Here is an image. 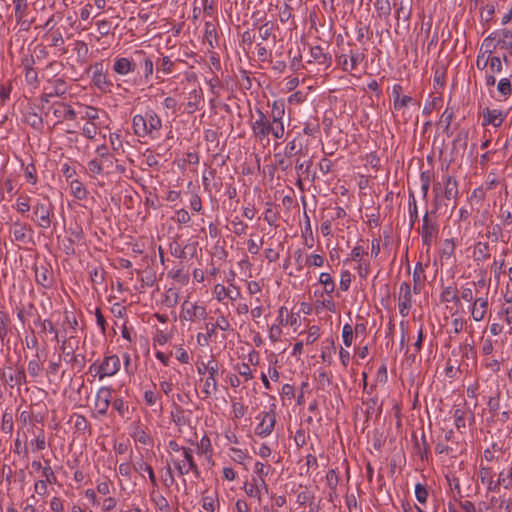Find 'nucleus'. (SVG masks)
I'll use <instances>...</instances> for the list:
<instances>
[{
	"label": "nucleus",
	"instance_id": "nucleus-28",
	"mask_svg": "<svg viewBox=\"0 0 512 512\" xmlns=\"http://www.w3.org/2000/svg\"><path fill=\"white\" fill-rule=\"evenodd\" d=\"M374 7L380 19L387 20L391 15V4L389 0H375Z\"/></svg>",
	"mask_w": 512,
	"mask_h": 512
},
{
	"label": "nucleus",
	"instance_id": "nucleus-43",
	"mask_svg": "<svg viewBox=\"0 0 512 512\" xmlns=\"http://www.w3.org/2000/svg\"><path fill=\"white\" fill-rule=\"evenodd\" d=\"M144 400H145V403L150 406V407H158V409H154V411H157V412H162V405L158 403V397L157 395L151 391V390H147L144 392Z\"/></svg>",
	"mask_w": 512,
	"mask_h": 512
},
{
	"label": "nucleus",
	"instance_id": "nucleus-11",
	"mask_svg": "<svg viewBox=\"0 0 512 512\" xmlns=\"http://www.w3.org/2000/svg\"><path fill=\"white\" fill-rule=\"evenodd\" d=\"M135 60L136 70L142 68L144 79L149 81L154 71L153 60L143 50L135 51Z\"/></svg>",
	"mask_w": 512,
	"mask_h": 512
},
{
	"label": "nucleus",
	"instance_id": "nucleus-20",
	"mask_svg": "<svg viewBox=\"0 0 512 512\" xmlns=\"http://www.w3.org/2000/svg\"><path fill=\"white\" fill-rule=\"evenodd\" d=\"M496 34L497 45H499V48L508 50L509 54L512 56V31L508 29H502L496 31Z\"/></svg>",
	"mask_w": 512,
	"mask_h": 512
},
{
	"label": "nucleus",
	"instance_id": "nucleus-15",
	"mask_svg": "<svg viewBox=\"0 0 512 512\" xmlns=\"http://www.w3.org/2000/svg\"><path fill=\"white\" fill-rule=\"evenodd\" d=\"M93 83L102 92H110L113 85L112 81L107 77L106 73L103 72L101 64L94 65L93 72Z\"/></svg>",
	"mask_w": 512,
	"mask_h": 512
},
{
	"label": "nucleus",
	"instance_id": "nucleus-7",
	"mask_svg": "<svg viewBox=\"0 0 512 512\" xmlns=\"http://www.w3.org/2000/svg\"><path fill=\"white\" fill-rule=\"evenodd\" d=\"M438 231L439 229L436 221L430 218L426 212L423 217V225L420 232L423 245L430 247L432 242L437 238Z\"/></svg>",
	"mask_w": 512,
	"mask_h": 512
},
{
	"label": "nucleus",
	"instance_id": "nucleus-33",
	"mask_svg": "<svg viewBox=\"0 0 512 512\" xmlns=\"http://www.w3.org/2000/svg\"><path fill=\"white\" fill-rule=\"evenodd\" d=\"M28 0H14L13 3L15 5V18L17 22H22L24 24L26 20L24 19L26 16V10L28 8Z\"/></svg>",
	"mask_w": 512,
	"mask_h": 512
},
{
	"label": "nucleus",
	"instance_id": "nucleus-40",
	"mask_svg": "<svg viewBox=\"0 0 512 512\" xmlns=\"http://www.w3.org/2000/svg\"><path fill=\"white\" fill-rule=\"evenodd\" d=\"M363 405L365 406V413L367 418H371L374 414L377 416L380 414V407L377 406V399L370 398L368 400L363 401Z\"/></svg>",
	"mask_w": 512,
	"mask_h": 512
},
{
	"label": "nucleus",
	"instance_id": "nucleus-45",
	"mask_svg": "<svg viewBox=\"0 0 512 512\" xmlns=\"http://www.w3.org/2000/svg\"><path fill=\"white\" fill-rule=\"evenodd\" d=\"M293 258L296 264V271L301 272L307 265V256H304L302 249L298 248L293 252Z\"/></svg>",
	"mask_w": 512,
	"mask_h": 512
},
{
	"label": "nucleus",
	"instance_id": "nucleus-42",
	"mask_svg": "<svg viewBox=\"0 0 512 512\" xmlns=\"http://www.w3.org/2000/svg\"><path fill=\"white\" fill-rule=\"evenodd\" d=\"M319 282L323 285L327 294H331L334 291L335 283L329 273H321L319 276Z\"/></svg>",
	"mask_w": 512,
	"mask_h": 512
},
{
	"label": "nucleus",
	"instance_id": "nucleus-60",
	"mask_svg": "<svg viewBox=\"0 0 512 512\" xmlns=\"http://www.w3.org/2000/svg\"><path fill=\"white\" fill-rule=\"evenodd\" d=\"M205 39L206 41L208 42L209 46L210 47H214V42H217V33H216V30L215 28L210 25V24H207L206 25V30H205Z\"/></svg>",
	"mask_w": 512,
	"mask_h": 512
},
{
	"label": "nucleus",
	"instance_id": "nucleus-54",
	"mask_svg": "<svg viewBox=\"0 0 512 512\" xmlns=\"http://www.w3.org/2000/svg\"><path fill=\"white\" fill-rule=\"evenodd\" d=\"M487 236L492 240V242H498L503 236L501 226L499 224H495L488 227Z\"/></svg>",
	"mask_w": 512,
	"mask_h": 512
},
{
	"label": "nucleus",
	"instance_id": "nucleus-39",
	"mask_svg": "<svg viewBox=\"0 0 512 512\" xmlns=\"http://www.w3.org/2000/svg\"><path fill=\"white\" fill-rule=\"evenodd\" d=\"M42 364L40 363L39 352L36 353L35 359H32L28 363V373L32 377H37L42 372Z\"/></svg>",
	"mask_w": 512,
	"mask_h": 512
},
{
	"label": "nucleus",
	"instance_id": "nucleus-32",
	"mask_svg": "<svg viewBox=\"0 0 512 512\" xmlns=\"http://www.w3.org/2000/svg\"><path fill=\"white\" fill-rule=\"evenodd\" d=\"M311 165H312L311 161H303L300 158H297L295 161V169H296L297 176H298L297 185L300 188L302 186L301 176L309 173V169H310Z\"/></svg>",
	"mask_w": 512,
	"mask_h": 512
},
{
	"label": "nucleus",
	"instance_id": "nucleus-23",
	"mask_svg": "<svg viewBox=\"0 0 512 512\" xmlns=\"http://www.w3.org/2000/svg\"><path fill=\"white\" fill-rule=\"evenodd\" d=\"M214 294L218 301H223L226 297L234 301L240 297V291L238 288H235V295H232V290L230 288H226L222 284H216L214 286Z\"/></svg>",
	"mask_w": 512,
	"mask_h": 512
},
{
	"label": "nucleus",
	"instance_id": "nucleus-17",
	"mask_svg": "<svg viewBox=\"0 0 512 512\" xmlns=\"http://www.w3.org/2000/svg\"><path fill=\"white\" fill-rule=\"evenodd\" d=\"M505 115L497 109L486 108L483 110V126L492 125L499 127L503 123Z\"/></svg>",
	"mask_w": 512,
	"mask_h": 512
},
{
	"label": "nucleus",
	"instance_id": "nucleus-19",
	"mask_svg": "<svg viewBox=\"0 0 512 512\" xmlns=\"http://www.w3.org/2000/svg\"><path fill=\"white\" fill-rule=\"evenodd\" d=\"M52 109L53 115L58 119L66 118L69 120H74L76 118L75 110L64 103H55L52 106Z\"/></svg>",
	"mask_w": 512,
	"mask_h": 512
},
{
	"label": "nucleus",
	"instance_id": "nucleus-55",
	"mask_svg": "<svg viewBox=\"0 0 512 512\" xmlns=\"http://www.w3.org/2000/svg\"><path fill=\"white\" fill-rule=\"evenodd\" d=\"M274 30V24L271 21H267L259 27V36L262 40H267Z\"/></svg>",
	"mask_w": 512,
	"mask_h": 512
},
{
	"label": "nucleus",
	"instance_id": "nucleus-27",
	"mask_svg": "<svg viewBox=\"0 0 512 512\" xmlns=\"http://www.w3.org/2000/svg\"><path fill=\"white\" fill-rule=\"evenodd\" d=\"M459 191H458V183L457 181L451 177L447 176L445 181V188H444V196L446 199H456L458 197Z\"/></svg>",
	"mask_w": 512,
	"mask_h": 512
},
{
	"label": "nucleus",
	"instance_id": "nucleus-22",
	"mask_svg": "<svg viewBox=\"0 0 512 512\" xmlns=\"http://www.w3.org/2000/svg\"><path fill=\"white\" fill-rule=\"evenodd\" d=\"M310 55L314 61H316L320 65H324L326 68H328L331 65V56L326 54L323 48L320 46L311 47Z\"/></svg>",
	"mask_w": 512,
	"mask_h": 512
},
{
	"label": "nucleus",
	"instance_id": "nucleus-31",
	"mask_svg": "<svg viewBox=\"0 0 512 512\" xmlns=\"http://www.w3.org/2000/svg\"><path fill=\"white\" fill-rule=\"evenodd\" d=\"M284 114H285L284 104L278 103L277 101H275L272 105L271 117H269L270 120L273 121V123H276L277 125H284V123H283Z\"/></svg>",
	"mask_w": 512,
	"mask_h": 512
},
{
	"label": "nucleus",
	"instance_id": "nucleus-29",
	"mask_svg": "<svg viewBox=\"0 0 512 512\" xmlns=\"http://www.w3.org/2000/svg\"><path fill=\"white\" fill-rule=\"evenodd\" d=\"M440 300L441 302L444 303L454 302L457 305L460 304V297L457 294L456 287H443L442 292L440 294Z\"/></svg>",
	"mask_w": 512,
	"mask_h": 512
},
{
	"label": "nucleus",
	"instance_id": "nucleus-36",
	"mask_svg": "<svg viewBox=\"0 0 512 512\" xmlns=\"http://www.w3.org/2000/svg\"><path fill=\"white\" fill-rule=\"evenodd\" d=\"M243 489L247 496L257 499L260 503L262 501V494L259 484L244 483Z\"/></svg>",
	"mask_w": 512,
	"mask_h": 512
},
{
	"label": "nucleus",
	"instance_id": "nucleus-62",
	"mask_svg": "<svg viewBox=\"0 0 512 512\" xmlns=\"http://www.w3.org/2000/svg\"><path fill=\"white\" fill-rule=\"evenodd\" d=\"M415 496L420 503H425L427 501L428 491L421 483H417L415 485Z\"/></svg>",
	"mask_w": 512,
	"mask_h": 512
},
{
	"label": "nucleus",
	"instance_id": "nucleus-49",
	"mask_svg": "<svg viewBox=\"0 0 512 512\" xmlns=\"http://www.w3.org/2000/svg\"><path fill=\"white\" fill-rule=\"evenodd\" d=\"M497 90L503 97L507 98L512 93L511 81L508 78L500 79L497 85Z\"/></svg>",
	"mask_w": 512,
	"mask_h": 512
},
{
	"label": "nucleus",
	"instance_id": "nucleus-61",
	"mask_svg": "<svg viewBox=\"0 0 512 512\" xmlns=\"http://www.w3.org/2000/svg\"><path fill=\"white\" fill-rule=\"evenodd\" d=\"M234 369L245 378V380H250L253 378L252 371L248 364L246 363H240L237 364Z\"/></svg>",
	"mask_w": 512,
	"mask_h": 512
},
{
	"label": "nucleus",
	"instance_id": "nucleus-58",
	"mask_svg": "<svg viewBox=\"0 0 512 512\" xmlns=\"http://www.w3.org/2000/svg\"><path fill=\"white\" fill-rule=\"evenodd\" d=\"M30 198L28 196H20L16 200V208L20 213H26L30 210Z\"/></svg>",
	"mask_w": 512,
	"mask_h": 512
},
{
	"label": "nucleus",
	"instance_id": "nucleus-50",
	"mask_svg": "<svg viewBox=\"0 0 512 512\" xmlns=\"http://www.w3.org/2000/svg\"><path fill=\"white\" fill-rule=\"evenodd\" d=\"M70 422H72L74 424V427L78 431H85L88 427L87 419L83 415H80L77 413H75L71 416Z\"/></svg>",
	"mask_w": 512,
	"mask_h": 512
},
{
	"label": "nucleus",
	"instance_id": "nucleus-64",
	"mask_svg": "<svg viewBox=\"0 0 512 512\" xmlns=\"http://www.w3.org/2000/svg\"><path fill=\"white\" fill-rule=\"evenodd\" d=\"M98 128L94 123H86L82 128L83 135L88 139H94L97 135Z\"/></svg>",
	"mask_w": 512,
	"mask_h": 512
},
{
	"label": "nucleus",
	"instance_id": "nucleus-1",
	"mask_svg": "<svg viewBox=\"0 0 512 512\" xmlns=\"http://www.w3.org/2000/svg\"><path fill=\"white\" fill-rule=\"evenodd\" d=\"M251 131L256 141L269 143L268 136L271 134L275 139L284 137V125H277L260 109L256 110V118L251 122Z\"/></svg>",
	"mask_w": 512,
	"mask_h": 512
},
{
	"label": "nucleus",
	"instance_id": "nucleus-8",
	"mask_svg": "<svg viewBox=\"0 0 512 512\" xmlns=\"http://www.w3.org/2000/svg\"><path fill=\"white\" fill-rule=\"evenodd\" d=\"M120 369V359L117 355H111L104 358L103 362L97 367L99 379L107 376H113Z\"/></svg>",
	"mask_w": 512,
	"mask_h": 512
},
{
	"label": "nucleus",
	"instance_id": "nucleus-57",
	"mask_svg": "<svg viewBox=\"0 0 512 512\" xmlns=\"http://www.w3.org/2000/svg\"><path fill=\"white\" fill-rule=\"evenodd\" d=\"M30 444L33 447V451L44 450L46 447L44 432L41 430V432L36 436L34 440L30 442Z\"/></svg>",
	"mask_w": 512,
	"mask_h": 512
},
{
	"label": "nucleus",
	"instance_id": "nucleus-25",
	"mask_svg": "<svg viewBox=\"0 0 512 512\" xmlns=\"http://www.w3.org/2000/svg\"><path fill=\"white\" fill-rule=\"evenodd\" d=\"M495 40H497L496 31L492 32L483 40L479 52H483L485 55L491 56L492 53L496 50V48L499 47V45H497V42L494 43Z\"/></svg>",
	"mask_w": 512,
	"mask_h": 512
},
{
	"label": "nucleus",
	"instance_id": "nucleus-41",
	"mask_svg": "<svg viewBox=\"0 0 512 512\" xmlns=\"http://www.w3.org/2000/svg\"><path fill=\"white\" fill-rule=\"evenodd\" d=\"M202 101L201 94L197 90H193L190 94V100L186 104L188 113H193L198 109V104Z\"/></svg>",
	"mask_w": 512,
	"mask_h": 512
},
{
	"label": "nucleus",
	"instance_id": "nucleus-34",
	"mask_svg": "<svg viewBox=\"0 0 512 512\" xmlns=\"http://www.w3.org/2000/svg\"><path fill=\"white\" fill-rule=\"evenodd\" d=\"M302 151V144L296 138L287 143L284 149V155L287 158H292Z\"/></svg>",
	"mask_w": 512,
	"mask_h": 512
},
{
	"label": "nucleus",
	"instance_id": "nucleus-10",
	"mask_svg": "<svg viewBox=\"0 0 512 512\" xmlns=\"http://www.w3.org/2000/svg\"><path fill=\"white\" fill-rule=\"evenodd\" d=\"M489 287H486L485 296L476 297L471 307V316L474 321L480 322L485 318L488 310Z\"/></svg>",
	"mask_w": 512,
	"mask_h": 512
},
{
	"label": "nucleus",
	"instance_id": "nucleus-46",
	"mask_svg": "<svg viewBox=\"0 0 512 512\" xmlns=\"http://www.w3.org/2000/svg\"><path fill=\"white\" fill-rule=\"evenodd\" d=\"M171 417L175 425L179 427L186 425L188 422L184 415V410L179 406H176L175 411L171 412Z\"/></svg>",
	"mask_w": 512,
	"mask_h": 512
},
{
	"label": "nucleus",
	"instance_id": "nucleus-21",
	"mask_svg": "<svg viewBox=\"0 0 512 512\" xmlns=\"http://www.w3.org/2000/svg\"><path fill=\"white\" fill-rule=\"evenodd\" d=\"M498 317L509 326V334L512 333V295L511 299H506V303L502 304Z\"/></svg>",
	"mask_w": 512,
	"mask_h": 512
},
{
	"label": "nucleus",
	"instance_id": "nucleus-12",
	"mask_svg": "<svg viewBox=\"0 0 512 512\" xmlns=\"http://www.w3.org/2000/svg\"><path fill=\"white\" fill-rule=\"evenodd\" d=\"M49 83L52 84L51 91H44L41 96V101L43 103H49L51 98L55 96H63L67 92V84L66 81L62 78H58L55 80H49ZM47 90V88H45Z\"/></svg>",
	"mask_w": 512,
	"mask_h": 512
},
{
	"label": "nucleus",
	"instance_id": "nucleus-5",
	"mask_svg": "<svg viewBox=\"0 0 512 512\" xmlns=\"http://www.w3.org/2000/svg\"><path fill=\"white\" fill-rule=\"evenodd\" d=\"M257 419H260V423L255 428V434L262 438L269 436L276 424V413L273 409L267 412H261Z\"/></svg>",
	"mask_w": 512,
	"mask_h": 512
},
{
	"label": "nucleus",
	"instance_id": "nucleus-63",
	"mask_svg": "<svg viewBox=\"0 0 512 512\" xmlns=\"http://www.w3.org/2000/svg\"><path fill=\"white\" fill-rule=\"evenodd\" d=\"M109 142H110L111 148L114 152L118 153L120 150L123 151L122 140L118 134L111 133L109 135Z\"/></svg>",
	"mask_w": 512,
	"mask_h": 512
},
{
	"label": "nucleus",
	"instance_id": "nucleus-51",
	"mask_svg": "<svg viewBox=\"0 0 512 512\" xmlns=\"http://www.w3.org/2000/svg\"><path fill=\"white\" fill-rule=\"evenodd\" d=\"M276 166L282 170L287 171L292 167V162L289 160L290 158L285 157L284 154L276 153L274 155Z\"/></svg>",
	"mask_w": 512,
	"mask_h": 512
},
{
	"label": "nucleus",
	"instance_id": "nucleus-26",
	"mask_svg": "<svg viewBox=\"0 0 512 512\" xmlns=\"http://www.w3.org/2000/svg\"><path fill=\"white\" fill-rule=\"evenodd\" d=\"M395 7V18L399 21L403 19L404 22H408L411 17V8L404 4L403 1L394 0Z\"/></svg>",
	"mask_w": 512,
	"mask_h": 512
},
{
	"label": "nucleus",
	"instance_id": "nucleus-4",
	"mask_svg": "<svg viewBox=\"0 0 512 512\" xmlns=\"http://www.w3.org/2000/svg\"><path fill=\"white\" fill-rule=\"evenodd\" d=\"M365 55L359 49L350 48L348 53L337 57V63L344 72H351L364 60Z\"/></svg>",
	"mask_w": 512,
	"mask_h": 512
},
{
	"label": "nucleus",
	"instance_id": "nucleus-30",
	"mask_svg": "<svg viewBox=\"0 0 512 512\" xmlns=\"http://www.w3.org/2000/svg\"><path fill=\"white\" fill-rule=\"evenodd\" d=\"M474 258L477 261H484L490 257V246L487 242H478L473 250Z\"/></svg>",
	"mask_w": 512,
	"mask_h": 512
},
{
	"label": "nucleus",
	"instance_id": "nucleus-14",
	"mask_svg": "<svg viewBox=\"0 0 512 512\" xmlns=\"http://www.w3.org/2000/svg\"><path fill=\"white\" fill-rule=\"evenodd\" d=\"M183 317L186 320L194 321L195 319H205L206 309L203 306L184 301L182 304Z\"/></svg>",
	"mask_w": 512,
	"mask_h": 512
},
{
	"label": "nucleus",
	"instance_id": "nucleus-38",
	"mask_svg": "<svg viewBox=\"0 0 512 512\" xmlns=\"http://www.w3.org/2000/svg\"><path fill=\"white\" fill-rule=\"evenodd\" d=\"M217 391V381L213 376H208L204 381V387L202 393L204 394V398L210 397Z\"/></svg>",
	"mask_w": 512,
	"mask_h": 512
},
{
	"label": "nucleus",
	"instance_id": "nucleus-35",
	"mask_svg": "<svg viewBox=\"0 0 512 512\" xmlns=\"http://www.w3.org/2000/svg\"><path fill=\"white\" fill-rule=\"evenodd\" d=\"M134 469L136 471H138V472L147 471L151 484L154 487L157 486V480H156V477H155V474H154V471H153V468L151 467V465H149V464L145 463L144 461L140 460V461H138L137 463L134 464Z\"/></svg>",
	"mask_w": 512,
	"mask_h": 512
},
{
	"label": "nucleus",
	"instance_id": "nucleus-18",
	"mask_svg": "<svg viewBox=\"0 0 512 512\" xmlns=\"http://www.w3.org/2000/svg\"><path fill=\"white\" fill-rule=\"evenodd\" d=\"M35 280L38 284L48 288L52 284V273L45 265L36 266Z\"/></svg>",
	"mask_w": 512,
	"mask_h": 512
},
{
	"label": "nucleus",
	"instance_id": "nucleus-6",
	"mask_svg": "<svg viewBox=\"0 0 512 512\" xmlns=\"http://www.w3.org/2000/svg\"><path fill=\"white\" fill-rule=\"evenodd\" d=\"M33 213L38 218L37 225L43 229H47L51 225V216L53 215V205L47 200L46 202H36L33 206Z\"/></svg>",
	"mask_w": 512,
	"mask_h": 512
},
{
	"label": "nucleus",
	"instance_id": "nucleus-16",
	"mask_svg": "<svg viewBox=\"0 0 512 512\" xmlns=\"http://www.w3.org/2000/svg\"><path fill=\"white\" fill-rule=\"evenodd\" d=\"M11 234L15 241L26 244L31 241L32 229L26 224L15 222L12 226Z\"/></svg>",
	"mask_w": 512,
	"mask_h": 512
},
{
	"label": "nucleus",
	"instance_id": "nucleus-59",
	"mask_svg": "<svg viewBox=\"0 0 512 512\" xmlns=\"http://www.w3.org/2000/svg\"><path fill=\"white\" fill-rule=\"evenodd\" d=\"M399 300L412 301L411 287L407 282H403L399 289Z\"/></svg>",
	"mask_w": 512,
	"mask_h": 512
},
{
	"label": "nucleus",
	"instance_id": "nucleus-52",
	"mask_svg": "<svg viewBox=\"0 0 512 512\" xmlns=\"http://www.w3.org/2000/svg\"><path fill=\"white\" fill-rule=\"evenodd\" d=\"M497 484H500L505 489L512 488V468L507 473L504 471L499 473Z\"/></svg>",
	"mask_w": 512,
	"mask_h": 512
},
{
	"label": "nucleus",
	"instance_id": "nucleus-37",
	"mask_svg": "<svg viewBox=\"0 0 512 512\" xmlns=\"http://www.w3.org/2000/svg\"><path fill=\"white\" fill-rule=\"evenodd\" d=\"M424 272V269L422 267L421 263H417L413 272V290L414 292L420 293L421 291V284H422V274Z\"/></svg>",
	"mask_w": 512,
	"mask_h": 512
},
{
	"label": "nucleus",
	"instance_id": "nucleus-24",
	"mask_svg": "<svg viewBox=\"0 0 512 512\" xmlns=\"http://www.w3.org/2000/svg\"><path fill=\"white\" fill-rule=\"evenodd\" d=\"M336 353V347L334 341L332 339H327L323 342L322 351H321V359L323 362L328 363L329 365L333 362V356Z\"/></svg>",
	"mask_w": 512,
	"mask_h": 512
},
{
	"label": "nucleus",
	"instance_id": "nucleus-56",
	"mask_svg": "<svg viewBox=\"0 0 512 512\" xmlns=\"http://www.w3.org/2000/svg\"><path fill=\"white\" fill-rule=\"evenodd\" d=\"M174 62L168 57L165 56L161 58L158 64V71H162L164 74H170L173 70Z\"/></svg>",
	"mask_w": 512,
	"mask_h": 512
},
{
	"label": "nucleus",
	"instance_id": "nucleus-3",
	"mask_svg": "<svg viewBox=\"0 0 512 512\" xmlns=\"http://www.w3.org/2000/svg\"><path fill=\"white\" fill-rule=\"evenodd\" d=\"M172 463L180 476L192 472L196 478H200L201 471L195 462L192 450H183V455L172 459Z\"/></svg>",
	"mask_w": 512,
	"mask_h": 512
},
{
	"label": "nucleus",
	"instance_id": "nucleus-47",
	"mask_svg": "<svg viewBox=\"0 0 512 512\" xmlns=\"http://www.w3.org/2000/svg\"><path fill=\"white\" fill-rule=\"evenodd\" d=\"M248 225L237 217L230 222L229 229L236 235L240 236L245 234Z\"/></svg>",
	"mask_w": 512,
	"mask_h": 512
},
{
	"label": "nucleus",
	"instance_id": "nucleus-48",
	"mask_svg": "<svg viewBox=\"0 0 512 512\" xmlns=\"http://www.w3.org/2000/svg\"><path fill=\"white\" fill-rule=\"evenodd\" d=\"M71 190H72L73 195L79 200H83L87 196L86 189L84 188L82 183L78 180H74L71 182Z\"/></svg>",
	"mask_w": 512,
	"mask_h": 512
},
{
	"label": "nucleus",
	"instance_id": "nucleus-44",
	"mask_svg": "<svg viewBox=\"0 0 512 512\" xmlns=\"http://www.w3.org/2000/svg\"><path fill=\"white\" fill-rule=\"evenodd\" d=\"M326 483L330 490L336 494L337 486L339 484V476L335 469L328 470L326 474Z\"/></svg>",
	"mask_w": 512,
	"mask_h": 512
},
{
	"label": "nucleus",
	"instance_id": "nucleus-2",
	"mask_svg": "<svg viewBox=\"0 0 512 512\" xmlns=\"http://www.w3.org/2000/svg\"><path fill=\"white\" fill-rule=\"evenodd\" d=\"M144 116L148 121L149 126H144L143 115H135L132 119L134 134L140 138L149 137L150 139H156L162 128V121L160 117L153 110H148Z\"/></svg>",
	"mask_w": 512,
	"mask_h": 512
},
{
	"label": "nucleus",
	"instance_id": "nucleus-53",
	"mask_svg": "<svg viewBox=\"0 0 512 512\" xmlns=\"http://www.w3.org/2000/svg\"><path fill=\"white\" fill-rule=\"evenodd\" d=\"M488 65L492 73H500L503 70L502 59L499 56H488Z\"/></svg>",
	"mask_w": 512,
	"mask_h": 512
},
{
	"label": "nucleus",
	"instance_id": "nucleus-13",
	"mask_svg": "<svg viewBox=\"0 0 512 512\" xmlns=\"http://www.w3.org/2000/svg\"><path fill=\"white\" fill-rule=\"evenodd\" d=\"M112 391L108 387H101L96 395L95 408L100 415H106L111 404Z\"/></svg>",
	"mask_w": 512,
	"mask_h": 512
},
{
	"label": "nucleus",
	"instance_id": "nucleus-9",
	"mask_svg": "<svg viewBox=\"0 0 512 512\" xmlns=\"http://www.w3.org/2000/svg\"><path fill=\"white\" fill-rule=\"evenodd\" d=\"M113 71L120 76L134 73L136 71L135 52L131 57L116 58L113 64Z\"/></svg>",
	"mask_w": 512,
	"mask_h": 512
}]
</instances>
